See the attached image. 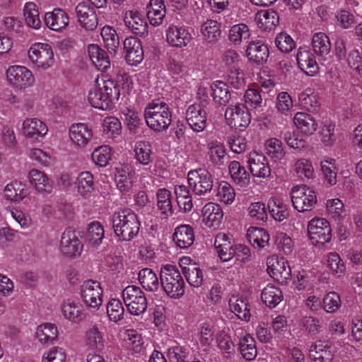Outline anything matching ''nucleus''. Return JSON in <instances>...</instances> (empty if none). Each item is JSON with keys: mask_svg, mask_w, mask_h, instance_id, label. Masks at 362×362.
I'll return each instance as SVG.
<instances>
[{"mask_svg": "<svg viewBox=\"0 0 362 362\" xmlns=\"http://www.w3.org/2000/svg\"><path fill=\"white\" fill-rule=\"evenodd\" d=\"M114 233L122 241L132 240L139 233L140 221L130 209L115 212L112 216Z\"/></svg>", "mask_w": 362, "mask_h": 362, "instance_id": "1", "label": "nucleus"}, {"mask_svg": "<svg viewBox=\"0 0 362 362\" xmlns=\"http://www.w3.org/2000/svg\"><path fill=\"white\" fill-rule=\"evenodd\" d=\"M144 118L147 126L154 132L168 129L172 122V112L168 105L157 99L148 103L144 110Z\"/></svg>", "mask_w": 362, "mask_h": 362, "instance_id": "2", "label": "nucleus"}, {"mask_svg": "<svg viewBox=\"0 0 362 362\" xmlns=\"http://www.w3.org/2000/svg\"><path fill=\"white\" fill-rule=\"evenodd\" d=\"M120 96L119 85L113 80H105L101 87H95L89 91L88 101L92 107L103 110L112 108Z\"/></svg>", "mask_w": 362, "mask_h": 362, "instance_id": "3", "label": "nucleus"}, {"mask_svg": "<svg viewBox=\"0 0 362 362\" xmlns=\"http://www.w3.org/2000/svg\"><path fill=\"white\" fill-rule=\"evenodd\" d=\"M160 285L168 296L179 298L185 293V281L178 268L172 264H165L160 271Z\"/></svg>", "mask_w": 362, "mask_h": 362, "instance_id": "4", "label": "nucleus"}, {"mask_svg": "<svg viewBox=\"0 0 362 362\" xmlns=\"http://www.w3.org/2000/svg\"><path fill=\"white\" fill-rule=\"evenodd\" d=\"M189 186L194 193L199 196H211L215 194L216 189L214 188V180L211 174L206 169L199 168L190 170L187 175Z\"/></svg>", "mask_w": 362, "mask_h": 362, "instance_id": "5", "label": "nucleus"}, {"mask_svg": "<svg viewBox=\"0 0 362 362\" xmlns=\"http://www.w3.org/2000/svg\"><path fill=\"white\" fill-rule=\"evenodd\" d=\"M123 300L129 313L139 315L147 309V300L144 291L137 286L129 285L122 293Z\"/></svg>", "mask_w": 362, "mask_h": 362, "instance_id": "6", "label": "nucleus"}, {"mask_svg": "<svg viewBox=\"0 0 362 362\" xmlns=\"http://www.w3.org/2000/svg\"><path fill=\"white\" fill-rule=\"evenodd\" d=\"M291 195L293 207L300 212L311 211L317 203L315 192L306 185L293 187Z\"/></svg>", "mask_w": 362, "mask_h": 362, "instance_id": "7", "label": "nucleus"}, {"mask_svg": "<svg viewBox=\"0 0 362 362\" xmlns=\"http://www.w3.org/2000/svg\"><path fill=\"white\" fill-rule=\"evenodd\" d=\"M80 294L84 304L90 309L97 310L102 305L103 289L97 281H85L81 286Z\"/></svg>", "mask_w": 362, "mask_h": 362, "instance_id": "8", "label": "nucleus"}, {"mask_svg": "<svg viewBox=\"0 0 362 362\" xmlns=\"http://www.w3.org/2000/svg\"><path fill=\"white\" fill-rule=\"evenodd\" d=\"M308 233L315 245H324L330 241L332 229L329 223L325 218H313L308 222Z\"/></svg>", "mask_w": 362, "mask_h": 362, "instance_id": "9", "label": "nucleus"}, {"mask_svg": "<svg viewBox=\"0 0 362 362\" xmlns=\"http://www.w3.org/2000/svg\"><path fill=\"white\" fill-rule=\"evenodd\" d=\"M28 57L37 67L47 69L54 64L52 49L48 44L33 45L28 51Z\"/></svg>", "mask_w": 362, "mask_h": 362, "instance_id": "10", "label": "nucleus"}, {"mask_svg": "<svg viewBox=\"0 0 362 362\" xmlns=\"http://www.w3.org/2000/svg\"><path fill=\"white\" fill-rule=\"evenodd\" d=\"M225 117L228 124L240 131L246 128L251 121V116L243 105L228 106L225 111Z\"/></svg>", "mask_w": 362, "mask_h": 362, "instance_id": "11", "label": "nucleus"}, {"mask_svg": "<svg viewBox=\"0 0 362 362\" xmlns=\"http://www.w3.org/2000/svg\"><path fill=\"white\" fill-rule=\"evenodd\" d=\"M83 245L76 235L74 230L67 228L62 233L60 249L64 255L76 257L81 255Z\"/></svg>", "mask_w": 362, "mask_h": 362, "instance_id": "12", "label": "nucleus"}, {"mask_svg": "<svg viewBox=\"0 0 362 362\" xmlns=\"http://www.w3.org/2000/svg\"><path fill=\"white\" fill-rule=\"evenodd\" d=\"M8 81L13 86L25 88L33 85L34 77L32 72L22 66H12L6 71Z\"/></svg>", "mask_w": 362, "mask_h": 362, "instance_id": "13", "label": "nucleus"}, {"mask_svg": "<svg viewBox=\"0 0 362 362\" xmlns=\"http://www.w3.org/2000/svg\"><path fill=\"white\" fill-rule=\"evenodd\" d=\"M267 264L269 274L276 281L283 284L290 278L291 268L288 262L284 258L269 257L267 259Z\"/></svg>", "mask_w": 362, "mask_h": 362, "instance_id": "14", "label": "nucleus"}, {"mask_svg": "<svg viewBox=\"0 0 362 362\" xmlns=\"http://www.w3.org/2000/svg\"><path fill=\"white\" fill-rule=\"evenodd\" d=\"M124 21L125 25L134 35L144 38L148 35V25L138 11H126Z\"/></svg>", "mask_w": 362, "mask_h": 362, "instance_id": "15", "label": "nucleus"}, {"mask_svg": "<svg viewBox=\"0 0 362 362\" xmlns=\"http://www.w3.org/2000/svg\"><path fill=\"white\" fill-rule=\"evenodd\" d=\"M186 121L194 132H202L206 127V112L200 104L190 105L186 112Z\"/></svg>", "mask_w": 362, "mask_h": 362, "instance_id": "16", "label": "nucleus"}, {"mask_svg": "<svg viewBox=\"0 0 362 362\" xmlns=\"http://www.w3.org/2000/svg\"><path fill=\"white\" fill-rule=\"evenodd\" d=\"M76 15L80 25L86 30H93L98 24L97 14L93 8L79 3L75 8Z\"/></svg>", "mask_w": 362, "mask_h": 362, "instance_id": "17", "label": "nucleus"}, {"mask_svg": "<svg viewBox=\"0 0 362 362\" xmlns=\"http://www.w3.org/2000/svg\"><path fill=\"white\" fill-rule=\"evenodd\" d=\"M125 59L130 65H137L144 59V51L141 42L136 37H127L123 43Z\"/></svg>", "mask_w": 362, "mask_h": 362, "instance_id": "18", "label": "nucleus"}, {"mask_svg": "<svg viewBox=\"0 0 362 362\" xmlns=\"http://www.w3.org/2000/svg\"><path fill=\"white\" fill-rule=\"evenodd\" d=\"M61 311L66 320L74 323H79L86 318L83 305L78 301L70 298L62 302Z\"/></svg>", "mask_w": 362, "mask_h": 362, "instance_id": "19", "label": "nucleus"}, {"mask_svg": "<svg viewBox=\"0 0 362 362\" xmlns=\"http://www.w3.org/2000/svg\"><path fill=\"white\" fill-rule=\"evenodd\" d=\"M250 170L253 176L267 177L271 174V169L267 159L256 151L250 152L248 158Z\"/></svg>", "mask_w": 362, "mask_h": 362, "instance_id": "20", "label": "nucleus"}, {"mask_svg": "<svg viewBox=\"0 0 362 362\" xmlns=\"http://www.w3.org/2000/svg\"><path fill=\"white\" fill-rule=\"evenodd\" d=\"M167 42L172 47H185L191 40V35L184 27L170 25L166 30Z\"/></svg>", "mask_w": 362, "mask_h": 362, "instance_id": "21", "label": "nucleus"}, {"mask_svg": "<svg viewBox=\"0 0 362 362\" xmlns=\"http://www.w3.org/2000/svg\"><path fill=\"white\" fill-rule=\"evenodd\" d=\"M269 54L267 45L261 40L251 41L246 49V55L249 61L257 64H262L267 62Z\"/></svg>", "mask_w": 362, "mask_h": 362, "instance_id": "22", "label": "nucleus"}, {"mask_svg": "<svg viewBox=\"0 0 362 362\" xmlns=\"http://www.w3.org/2000/svg\"><path fill=\"white\" fill-rule=\"evenodd\" d=\"M297 62L299 68L308 76L317 73L318 65L314 54L306 47H300L297 54Z\"/></svg>", "mask_w": 362, "mask_h": 362, "instance_id": "23", "label": "nucleus"}, {"mask_svg": "<svg viewBox=\"0 0 362 362\" xmlns=\"http://www.w3.org/2000/svg\"><path fill=\"white\" fill-rule=\"evenodd\" d=\"M92 136V129L86 124H74L69 128V137L71 140L79 147L86 146Z\"/></svg>", "mask_w": 362, "mask_h": 362, "instance_id": "24", "label": "nucleus"}, {"mask_svg": "<svg viewBox=\"0 0 362 362\" xmlns=\"http://www.w3.org/2000/svg\"><path fill=\"white\" fill-rule=\"evenodd\" d=\"M45 23L49 29L60 31L69 25V17L63 9L57 8L45 13Z\"/></svg>", "mask_w": 362, "mask_h": 362, "instance_id": "25", "label": "nucleus"}, {"mask_svg": "<svg viewBox=\"0 0 362 362\" xmlns=\"http://www.w3.org/2000/svg\"><path fill=\"white\" fill-rule=\"evenodd\" d=\"M202 213L203 221L208 227L218 226L223 216L221 207L218 204L213 202L206 204Z\"/></svg>", "mask_w": 362, "mask_h": 362, "instance_id": "26", "label": "nucleus"}, {"mask_svg": "<svg viewBox=\"0 0 362 362\" xmlns=\"http://www.w3.org/2000/svg\"><path fill=\"white\" fill-rule=\"evenodd\" d=\"M214 246L219 257L223 262L230 260L235 255V245H233L230 238L224 233H219L216 235Z\"/></svg>", "mask_w": 362, "mask_h": 362, "instance_id": "27", "label": "nucleus"}, {"mask_svg": "<svg viewBox=\"0 0 362 362\" xmlns=\"http://www.w3.org/2000/svg\"><path fill=\"white\" fill-rule=\"evenodd\" d=\"M173 240L180 248H188L194 241V234L192 227L189 225H181L175 229Z\"/></svg>", "mask_w": 362, "mask_h": 362, "instance_id": "28", "label": "nucleus"}, {"mask_svg": "<svg viewBox=\"0 0 362 362\" xmlns=\"http://www.w3.org/2000/svg\"><path fill=\"white\" fill-rule=\"evenodd\" d=\"M115 182L117 188L123 192H129L132 187L134 172L129 165L116 168Z\"/></svg>", "mask_w": 362, "mask_h": 362, "instance_id": "29", "label": "nucleus"}, {"mask_svg": "<svg viewBox=\"0 0 362 362\" xmlns=\"http://www.w3.org/2000/svg\"><path fill=\"white\" fill-rule=\"evenodd\" d=\"M23 134L29 138L37 139L47 132V127L37 118L26 119L23 123Z\"/></svg>", "mask_w": 362, "mask_h": 362, "instance_id": "30", "label": "nucleus"}, {"mask_svg": "<svg viewBox=\"0 0 362 362\" xmlns=\"http://www.w3.org/2000/svg\"><path fill=\"white\" fill-rule=\"evenodd\" d=\"M88 53L92 63L101 71H106L110 66V62L107 53L97 45H90Z\"/></svg>", "mask_w": 362, "mask_h": 362, "instance_id": "31", "label": "nucleus"}, {"mask_svg": "<svg viewBox=\"0 0 362 362\" xmlns=\"http://www.w3.org/2000/svg\"><path fill=\"white\" fill-rule=\"evenodd\" d=\"M29 194L28 187L25 183L14 180L4 188V196L6 199L18 202Z\"/></svg>", "mask_w": 362, "mask_h": 362, "instance_id": "32", "label": "nucleus"}, {"mask_svg": "<svg viewBox=\"0 0 362 362\" xmlns=\"http://www.w3.org/2000/svg\"><path fill=\"white\" fill-rule=\"evenodd\" d=\"M147 9V18L150 23L153 26L160 25L166 13L163 0H151Z\"/></svg>", "mask_w": 362, "mask_h": 362, "instance_id": "33", "label": "nucleus"}, {"mask_svg": "<svg viewBox=\"0 0 362 362\" xmlns=\"http://www.w3.org/2000/svg\"><path fill=\"white\" fill-rule=\"evenodd\" d=\"M293 122L296 127L306 135H312L317 128L315 119L306 112H297L293 117Z\"/></svg>", "mask_w": 362, "mask_h": 362, "instance_id": "34", "label": "nucleus"}, {"mask_svg": "<svg viewBox=\"0 0 362 362\" xmlns=\"http://www.w3.org/2000/svg\"><path fill=\"white\" fill-rule=\"evenodd\" d=\"M138 279L142 287L148 291L155 292L158 290L160 280L150 268H143L138 273Z\"/></svg>", "mask_w": 362, "mask_h": 362, "instance_id": "35", "label": "nucleus"}, {"mask_svg": "<svg viewBox=\"0 0 362 362\" xmlns=\"http://www.w3.org/2000/svg\"><path fill=\"white\" fill-rule=\"evenodd\" d=\"M29 179L39 192L50 193L52 189V184L47 176L42 171L33 169L29 173Z\"/></svg>", "mask_w": 362, "mask_h": 362, "instance_id": "36", "label": "nucleus"}, {"mask_svg": "<svg viewBox=\"0 0 362 362\" xmlns=\"http://www.w3.org/2000/svg\"><path fill=\"white\" fill-rule=\"evenodd\" d=\"M77 191L83 198L88 199L94 191V181L93 175L88 172L81 173L76 180Z\"/></svg>", "mask_w": 362, "mask_h": 362, "instance_id": "37", "label": "nucleus"}, {"mask_svg": "<svg viewBox=\"0 0 362 362\" xmlns=\"http://www.w3.org/2000/svg\"><path fill=\"white\" fill-rule=\"evenodd\" d=\"M312 47L315 54L324 59L330 52L329 39L323 33H315L313 37Z\"/></svg>", "mask_w": 362, "mask_h": 362, "instance_id": "38", "label": "nucleus"}, {"mask_svg": "<svg viewBox=\"0 0 362 362\" xmlns=\"http://www.w3.org/2000/svg\"><path fill=\"white\" fill-rule=\"evenodd\" d=\"M157 206L162 215L165 218L169 217L173 214V208L172 205V194L170 191L163 188L157 192Z\"/></svg>", "mask_w": 362, "mask_h": 362, "instance_id": "39", "label": "nucleus"}, {"mask_svg": "<svg viewBox=\"0 0 362 362\" xmlns=\"http://www.w3.org/2000/svg\"><path fill=\"white\" fill-rule=\"evenodd\" d=\"M229 306L231 311L239 319L249 321L250 318V308L247 301L243 297L233 296L229 300Z\"/></svg>", "mask_w": 362, "mask_h": 362, "instance_id": "40", "label": "nucleus"}, {"mask_svg": "<svg viewBox=\"0 0 362 362\" xmlns=\"http://www.w3.org/2000/svg\"><path fill=\"white\" fill-rule=\"evenodd\" d=\"M211 95L214 102L219 105H226L230 99L228 87L223 81H216L211 86Z\"/></svg>", "mask_w": 362, "mask_h": 362, "instance_id": "41", "label": "nucleus"}, {"mask_svg": "<svg viewBox=\"0 0 362 362\" xmlns=\"http://www.w3.org/2000/svg\"><path fill=\"white\" fill-rule=\"evenodd\" d=\"M86 240L93 247H98L104 238V229L98 221L88 224L85 235Z\"/></svg>", "mask_w": 362, "mask_h": 362, "instance_id": "42", "label": "nucleus"}, {"mask_svg": "<svg viewBox=\"0 0 362 362\" xmlns=\"http://www.w3.org/2000/svg\"><path fill=\"white\" fill-rule=\"evenodd\" d=\"M238 349L247 361L253 360L257 354L255 341L250 334H245L239 339Z\"/></svg>", "mask_w": 362, "mask_h": 362, "instance_id": "43", "label": "nucleus"}, {"mask_svg": "<svg viewBox=\"0 0 362 362\" xmlns=\"http://www.w3.org/2000/svg\"><path fill=\"white\" fill-rule=\"evenodd\" d=\"M247 238L251 245L259 248H264L269 245V235L263 228L251 227L247 230Z\"/></svg>", "mask_w": 362, "mask_h": 362, "instance_id": "44", "label": "nucleus"}, {"mask_svg": "<svg viewBox=\"0 0 362 362\" xmlns=\"http://www.w3.org/2000/svg\"><path fill=\"white\" fill-rule=\"evenodd\" d=\"M177 203L180 211L186 213L192 210L193 204L189 190L185 185H177L175 187Z\"/></svg>", "mask_w": 362, "mask_h": 362, "instance_id": "45", "label": "nucleus"}, {"mask_svg": "<svg viewBox=\"0 0 362 362\" xmlns=\"http://www.w3.org/2000/svg\"><path fill=\"white\" fill-rule=\"evenodd\" d=\"M58 336V330L55 325L45 323L37 327L35 337L42 344H49Z\"/></svg>", "mask_w": 362, "mask_h": 362, "instance_id": "46", "label": "nucleus"}, {"mask_svg": "<svg viewBox=\"0 0 362 362\" xmlns=\"http://www.w3.org/2000/svg\"><path fill=\"white\" fill-rule=\"evenodd\" d=\"M229 173L233 181L240 187H244L250 183V174L245 168L238 161H232L228 167Z\"/></svg>", "mask_w": 362, "mask_h": 362, "instance_id": "47", "label": "nucleus"}, {"mask_svg": "<svg viewBox=\"0 0 362 362\" xmlns=\"http://www.w3.org/2000/svg\"><path fill=\"white\" fill-rule=\"evenodd\" d=\"M209 160L213 164L216 165H223L225 163L226 158V148L223 144L218 141H211L207 145Z\"/></svg>", "mask_w": 362, "mask_h": 362, "instance_id": "48", "label": "nucleus"}, {"mask_svg": "<svg viewBox=\"0 0 362 362\" xmlns=\"http://www.w3.org/2000/svg\"><path fill=\"white\" fill-rule=\"evenodd\" d=\"M100 35L109 52L115 54L119 45V39L116 30L112 27L106 25L102 28Z\"/></svg>", "mask_w": 362, "mask_h": 362, "instance_id": "49", "label": "nucleus"}, {"mask_svg": "<svg viewBox=\"0 0 362 362\" xmlns=\"http://www.w3.org/2000/svg\"><path fill=\"white\" fill-rule=\"evenodd\" d=\"M201 32L206 41L209 43H216L221 35L220 25L216 21L208 20L202 24Z\"/></svg>", "mask_w": 362, "mask_h": 362, "instance_id": "50", "label": "nucleus"}, {"mask_svg": "<svg viewBox=\"0 0 362 362\" xmlns=\"http://www.w3.org/2000/svg\"><path fill=\"white\" fill-rule=\"evenodd\" d=\"M261 298L266 305L274 308L282 300L283 295L279 288L268 285L262 290Z\"/></svg>", "mask_w": 362, "mask_h": 362, "instance_id": "51", "label": "nucleus"}, {"mask_svg": "<svg viewBox=\"0 0 362 362\" xmlns=\"http://www.w3.org/2000/svg\"><path fill=\"white\" fill-rule=\"evenodd\" d=\"M267 207L271 216L278 221H282L289 216L288 206L279 199L272 198L268 201Z\"/></svg>", "mask_w": 362, "mask_h": 362, "instance_id": "52", "label": "nucleus"}, {"mask_svg": "<svg viewBox=\"0 0 362 362\" xmlns=\"http://www.w3.org/2000/svg\"><path fill=\"white\" fill-rule=\"evenodd\" d=\"M24 19L26 25L33 29H39L41 26V21L39 17V11L35 4L28 2L23 8Z\"/></svg>", "mask_w": 362, "mask_h": 362, "instance_id": "53", "label": "nucleus"}, {"mask_svg": "<svg viewBox=\"0 0 362 362\" xmlns=\"http://www.w3.org/2000/svg\"><path fill=\"white\" fill-rule=\"evenodd\" d=\"M86 344L91 349L101 350L104 347L102 332L96 325L90 327L86 332Z\"/></svg>", "mask_w": 362, "mask_h": 362, "instance_id": "54", "label": "nucleus"}, {"mask_svg": "<svg viewBox=\"0 0 362 362\" xmlns=\"http://www.w3.org/2000/svg\"><path fill=\"white\" fill-rule=\"evenodd\" d=\"M250 34L247 25L240 23L233 25L229 30L228 39L235 45H238L243 40L249 38Z\"/></svg>", "mask_w": 362, "mask_h": 362, "instance_id": "55", "label": "nucleus"}, {"mask_svg": "<svg viewBox=\"0 0 362 362\" xmlns=\"http://www.w3.org/2000/svg\"><path fill=\"white\" fill-rule=\"evenodd\" d=\"M279 14L274 10H267L259 13L258 22L265 30H271L279 23Z\"/></svg>", "mask_w": 362, "mask_h": 362, "instance_id": "56", "label": "nucleus"}, {"mask_svg": "<svg viewBox=\"0 0 362 362\" xmlns=\"http://www.w3.org/2000/svg\"><path fill=\"white\" fill-rule=\"evenodd\" d=\"M107 313L111 321L117 322L123 318L124 308L118 299H111L107 305Z\"/></svg>", "mask_w": 362, "mask_h": 362, "instance_id": "57", "label": "nucleus"}, {"mask_svg": "<svg viewBox=\"0 0 362 362\" xmlns=\"http://www.w3.org/2000/svg\"><path fill=\"white\" fill-rule=\"evenodd\" d=\"M327 267L333 275L341 276L345 272L346 267L339 255L336 252H330L327 255Z\"/></svg>", "mask_w": 362, "mask_h": 362, "instance_id": "58", "label": "nucleus"}, {"mask_svg": "<svg viewBox=\"0 0 362 362\" xmlns=\"http://www.w3.org/2000/svg\"><path fill=\"white\" fill-rule=\"evenodd\" d=\"M183 274L187 282L194 287H199L203 281L202 270L197 267H184Z\"/></svg>", "mask_w": 362, "mask_h": 362, "instance_id": "59", "label": "nucleus"}, {"mask_svg": "<svg viewBox=\"0 0 362 362\" xmlns=\"http://www.w3.org/2000/svg\"><path fill=\"white\" fill-rule=\"evenodd\" d=\"M110 158V148L108 146H100L92 153L93 161L100 167L106 166Z\"/></svg>", "mask_w": 362, "mask_h": 362, "instance_id": "60", "label": "nucleus"}, {"mask_svg": "<svg viewBox=\"0 0 362 362\" xmlns=\"http://www.w3.org/2000/svg\"><path fill=\"white\" fill-rule=\"evenodd\" d=\"M301 329L310 335H316L321 331L320 320L312 316H305L300 321Z\"/></svg>", "mask_w": 362, "mask_h": 362, "instance_id": "61", "label": "nucleus"}, {"mask_svg": "<svg viewBox=\"0 0 362 362\" xmlns=\"http://www.w3.org/2000/svg\"><path fill=\"white\" fill-rule=\"evenodd\" d=\"M323 308L327 313H335L341 306V298L336 292L327 293L322 300Z\"/></svg>", "mask_w": 362, "mask_h": 362, "instance_id": "62", "label": "nucleus"}, {"mask_svg": "<svg viewBox=\"0 0 362 362\" xmlns=\"http://www.w3.org/2000/svg\"><path fill=\"white\" fill-rule=\"evenodd\" d=\"M135 156L136 160L143 165H148L151 159V151L150 146L144 141H139L136 144Z\"/></svg>", "mask_w": 362, "mask_h": 362, "instance_id": "63", "label": "nucleus"}, {"mask_svg": "<svg viewBox=\"0 0 362 362\" xmlns=\"http://www.w3.org/2000/svg\"><path fill=\"white\" fill-rule=\"evenodd\" d=\"M188 354L189 349L185 346H173L168 351L170 362H186Z\"/></svg>", "mask_w": 362, "mask_h": 362, "instance_id": "64", "label": "nucleus"}]
</instances>
